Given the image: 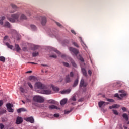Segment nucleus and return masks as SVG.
Here are the masks:
<instances>
[{
    "instance_id": "obj_1",
    "label": "nucleus",
    "mask_w": 129,
    "mask_h": 129,
    "mask_svg": "<svg viewBox=\"0 0 129 129\" xmlns=\"http://www.w3.org/2000/svg\"><path fill=\"white\" fill-rule=\"evenodd\" d=\"M20 16H21V13L20 12L13 14L11 15V17H7V20L11 23L20 22Z\"/></svg>"
},
{
    "instance_id": "obj_2",
    "label": "nucleus",
    "mask_w": 129,
    "mask_h": 129,
    "mask_svg": "<svg viewBox=\"0 0 129 129\" xmlns=\"http://www.w3.org/2000/svg\"><path fill=\"white\" fill-rule=\"evenodd\" d=\"M34 89H35L36 91L39 93L42 90H44V89H46V86L42 84V83L38 82L35 84ZM38 89L41 90V91H39Z\"/></svg>"
},
{
    "instance_id": "obj_3",
    "label": "nucleus",
    "mask_w": 129,
    "mask_h": 129,
    "mask_svg": "<svg viewBox=\"0 0 129 129\" xmlns=\"http://www.w3.org/2000/svg\"><path fill=\"white\" fill-rule=\"evenodd\" d=\"M74 77V73H73V72H71L70 73V74L67 75L66 76V77L64 79L65 82L67 83H69L71 82V81H72V80H73Z\"/></svg>"
},
{
    "instance_id": "obj_4",
    "label": "nucleus",
    "mask_w": 129,
    "mask_h": 129,
    "mask_svg": "<svg viewBox=\"0 0 129 129\" xmlns=\"http://www.w3.org/2000/svg\"><path fill=\"white\" fill-rule=\"evenodd\" d=\"M33 101L37 103H43V102L45 101V100L44 98L41 96L35 95L33 97Z\"/></svg>"
},
{
    "instance_id": "obj_5",
    "label": "nucleus",
    "mask_w": 129,
    "mask_h": 129,
    "mask_svg": "<svg viewBox=\"0 0 129 129\" xmlns=\"http://www.w3.org/2000/svg\"><path fill=\"white\" fill-rule=\"evenodd\" d=\"M51 90H45L43 89L42 91H40V92H38V93H41V94H51Z\"/></svg>"
},
{
    "instance_id": "obj_6",
    "label": "nucleus",
    "mask_w": 129,
    "mask_h": 129,
    "mask_svg": "<svg viewBox=\"0 0 129 129\" xmlns=\"http://www.w3.org/2000/svg\"><path fill=\"white\" fill-rule=\"evenodd\" d=\"M69 50L71 52H72V53H74V54L76 56L79 53V51L76 48H74L73 47H70Z\"/></svg>"
},
{
    "instance_id": "obj_7",
    "label": "nucleus",
    "mask_w": 129,
    "mask_h": 129,
    "mask_svg": "<svg viewBox=\"0 0 129 129\" xmlns=\"http://www.w3.org/2000/svg\"><path fill=\"white\" fill-rule=\"evenodd\" d=\"M41 23L42 26H45V25H46L47 23V18L45 17H41Z\"/></svg>"
},
{
    "instance_id": "obj_8",
    "label": "nucleus",
    "mask_w": 129,
    "mask_h": 129,
    "mask_svg": "<svg viewBox=\"0 0 129 129\" xmlns=\"http://www.w3.org/2000/svg\"><path fill=\"white\" fill-rule=\"evenodd\" d=\"M87 86V84L84 82V80L83 79H81L80 83V88L81 87H86Z\"/></svg>"
},
{
    "instance_id": "obj_9",
    "label": "nucleus",
    "mask_w": 129,
    "mask_h": 129,
    "mask_svg": "<svg viewBox=\"0 0 129 129\" xmlns=\"http://www.w3.org/2000/svg\"><path fill=\"white\" fill-rule=\"evenodd\" d=\"M22 122H23V118L21 117H17L16 122V124H21Z\"/></svg>"
},
{
    "instance_id": "obj_10",
    "label": "nucleus",
    "mask_w": 129,
    "mask_h": 129,
    "mask_svg": "<svg viewBox=\"0 0 129 129\" xmlns=\"http://www.w3.org/2000/svg\"><path fill=\"white\" fill-rule=\"evenodd\" d=\"M19 17L20 22H21V21H23V20H27V16H26V15H25L24 14L21 13V15Z\"/></svg>"
},
{
    "instance_id": "obj_11",
    "label": "nucleus",
    "mask_w": 129,
    "mask_h": 129,
    "mask_svg": "<svg viewBox=\"0 0 129 129\" xmlns=\"http://www.w3.org/2000/svg\"><path fill=\"white\" fill-rule=\"evenodd\" d=\"M26 121L31 122V123H34V118L33 117H29L26 119Z\"/></svg>"
},
{
    "instance_id": "obj_12",
    "label": "nucleus",
    "mask_w": 129,
    "mask_h": 129,
    "mask_svg": "<svg viewBox=\"0 0 129 129\" xmlns=\"http://www.w3.org/2000/svg\"><path fill=\"white\" fill-rule=\"evenodd\" d=\"M3 27L5 28H11V24L9 22L6 21L3 25Z\"/></svg>"
},
{
    "instance_id": "obj_13",
    "label": "nucleus",
    "mask_w": 129,
    "mask_h": 129,
    "mask_svg": "<svg viewBox=\"0 0 129 129\" xmlns=\"http://www.w3.org/2000/svg\"><path fill=\"white\" fill-rule=\"evenodd\" d=\"M119 92L122 93L120 94V96L121 97H124L125 96H126V93H124V90H119Z\"/></svg>"
},
{
    "instance_id": "obj_14",
    "label": "nucleus",
    "mask_w": 129,
    "mask_h": 129,
    "mask_svg": "<svg viewBox=\"0 0 129 129\" xmlns=\"http://www.w3.org/2000/svg\"><path fill=\"white\" fill-rule=\"evenodd\" d=\"M70 91H71V90L67 89L61 91V94H68V93H70Z\"/></svg>"
},
{
    "instance_id": "obj_15",
    "label": "nucleus",
    "mask_w": 129,
    "mask_h": 129,
    "mask_svg": "<svg viewBox=\"0 0 129 129\" xmlns=\"http://www.w3.org/2000/svg\"><path fill=\"white\" fill-rule=\"evenodd\" d=\"M11 6L12 7V9H13L14 10L10 11V13H15V12H16V9H17V6H16L15 4H12Z\"/></svg>"
},
{
    "instance_id": "obj_16",
    "label": "nucleus",
    "mask_w": 129,
    "mask_h": 129,
    "mask_svg": "<svg viewBox=\"0 0 129 129\" xmlns=\"http://www.w3.org/2000/svg\"><path fill=\"white\" fill-rule=\"evenodd\" d=\"M61 105H65L67 103V100L66 99H63L60 102Z\"/></svg>"
},
{
    "instance_id": "obj_17",
    "label": "nucleus",
    "mask_w": 129,
    "mask_h": 129,
    "mask_svg": "<svg viewBox=\"0 0 129 129\" xmlns=\"http://www.w3.org/2000/svg\"><path fill=\"white\" fill-rule=\"evenodd\" d=\"M82 72L84 76H85L86 77H87V72H86V70H85V69L84 68H82Z\"/></svg>"
},
{
    "instance_id": "obj_18",
    "label": "nucleus",
    "mask_w": 129,
    "mask_h": 129,
    "mask_svg": "<svg viewBox=\"0 0 129 129\" xmlns=\"http://www.w3.org/2000/svg\"><path fill=\"white\" fill-rule=\"evenodd\" d=\"M105 103V102H104V101L99 102H98L99 107H100V108H101V107H102L103 105H104V106Z\"/></svg>"
},
{
    "instance_id": "obj_19",
    "label": "nucleus",
    "mask_w": 129,
    "mask_h": 129,
    "mask_svg": "<svg viewBox=\"0 0 129 129\" xmlns=\"http://www.w3.org/2000/svg\"><path fill=\"white\" fill-rule=\"evenodd\" d=\"M122 117H123V118H124V119H125L126 121L128 120V116H127V114L126 113L123 114Z\"/></svg>"
},
{
    "instance_id": "obj_20",
    "label": "nucleus",
    "mask_w": 129,
    "mask_h": 129,
    "mask_svg": "<svg viewBox=\"0 0 129 129\" xmlns=\"http://www.w3.org/2000/svg\"><path fill=\"white\" fill-rule=\"evenodd\" d=\"M49 108L50 109H60V108L57 107V106L54 105L49 106Z\"/></svg>"
},
{
    "instance_id": "obj_21",
    "label": "nucleus",
    "mask_w": 129,
    "mask_h": 129,
    "mask_svg": "<svg viewBox=\"0 0 129 129\" xmlns=\"http://www.w3.org/2000/svg\"><path fill=\"white\" fill-rule=\"evenodd\" d=\"M78 79H77L74 81V84L73 85V87H76V86H77V85L78 84Z\"/></svg>"
},
{
    "instance_id": "obj_22",
    "label": "nucleus",
    "mask_w": 129,
    "mask_h": 129,
    "mask_svg": "<svg viewBox=\"0 0 129 129\" xmlns=\"http://www.w3.org/2000/svg\"><path fill=\"white\" fill-rule=\"evenodd\" d=\"M71 62L72 65L74 67H75V68H77V65L76 64V63H75L74 60H73V59H71Z\"/></svg>"
},
{
    "instance_id": "obj_23",
    "label": "nucleus",
    "mask_w": 129,
    "mask_h": 129,
    "mask_svg": "<svg viewBox=\"0 0 129 129\" xmlns=\"http://www.w3.org/2000/svg\"><path fill=\"white\" fill-rule=\"evenodd\" d=\"M6 19V17L5 16H3L0 20V25H4V20Z\"/></svg>"
},
{
    "instance_id": "obj_24",
    "label": "nucleus",
    "mask_w": 129,
    "mask_h": 129,
    "mask_svg": "<svg viewBox=\"0 0 129 129\" xmlns=\"http://www.w3.org/2000/svg\"><path fill=\"white\" fill-rule=\"evenodd\" d=\"M52 88L53 91L57 92V91H59V90H60V89L59 88H58L57 87H55L54 86H52Z\"/></svg>"
},
{
    "instance_id": "obj_25",
    "label": "nucleus",
    "mask_w": 129,
    "mask_h": 129,
    "mask_svg": "<svg viewBox=\"0 0 129 129\" xmlns=\"http://www.w3.org/2000/svg\"><path fill=\"white\" fill-rule=\"evenodd\" d=\"M15 49L17 52H20L21 50V48H20V46H19L18 44H15Z\"/></svg>"
},
{
    "instance_id": "obj_26",
    "label": "nucleus",
    "mask_w": 129,
    "mask_h": 129,
    "mask_svg": "<svg viewBox=\"0 0 129 129\" xmlns=\"http://www.w3.org/2000/svg\"><path fill=\"white\" fill-rule=\"evenodd\" d=\"M6 106L7 109H8L9 108H11V107H13V104L11 103H7L6 104Z\"/></svg>"
},
{
    "instance_id": "obj_27",
    "label": "nucleus",
    "mask_w": 129,
    "mask_h": 129,
    "mask_svg": "<svg viewBox=\"0 0 129 129\" xmlns=\"http://www.w3.org/2000/svg\"><path fill=\"white\" fill-rule=\"evenodd\" d=\"M29 79L31 81L33 80V81H35V80H36V77L34 76H31L29 77Z\"/></svg>"
},
{
    "instance_id": "obj_28",
    "label": "nucleus",
    "mask_w": 129,
    "mask_h": 129,
    "mask_svg": "<svg viewBox=\"0 0 129 129\" xmlns=\"http://www.w3.org/2000/svg\"><path fill=\"white\" fill-rule=\"evenodd\" d=\"M6 45L11 50H13V45H10L9 43H6Z\"/></svg>"
},
{
    "instance_id": "obj_29",
    "label": "nucleus",
    "mask_w": 129,
    "mask_h": 129,
    "mask_svg": "<svg viewBox=\"0 0 129 129\" xmlns=\"http://www.w3.org/2000/svg\"><path fill=\"white\" fill-rule=\"evenodd\" d=\"M48 102V103H51V104H56V101L54 100H49Z\"/></svg>"
},
{
    "instance_id": "obj_30",
    "label": "nucleus",
    "mask_w": 129,
    "mask_h": 129,
    "mask_svg": "<svg viewBox=\"0 0 129 129\" xmlns=\"http://www.w3.org/2000/svg\"><path fill=\"white\" fill-rule=\"evenodd\" d=\"M39 55V52H35L32 53L33 57H37V56Z\"/></svg>"
},
{
    "instance_id": "obj_31",
    "label": "nucleus",
    "mask_w": 129,
    "mask_h": 129,
    "mask_svg": "<svg viewBox=\"0 0 129 129\" xmlns=\"http://www.w3.org/2000/svg\"><path fill=\"white\" fill-rule=\"evenodd\" d=\"M62 64L63 66H65L66 67H70V66L69 65V63L65 62H63Z\"/></svg>"
},
{
    "instance_id": "obj_32",
    "label": "nucleus",
    "mask_w": 129,
    "mask_h": 129,
    "mask_svg": "<svg viewBox=\"0 0 129 129\" xmlns=\"http://www.w3.org/2000/svg\"><path fill=\"white\" fill-rule=\"evenodd\" d=\"M27 84L31 89H32V90L33 89V85H32V84L30 82H28Z\"/></svg>"
},
{
    "instance_id": "obj_33",
    "label": "nucleus",
    "mask_w": 129,
    "mask_h": 129,
    "mask_svg": "<svg viewBox=\"0 0 129 129\" xmlns=\"http://www.w3.org/2000/svg\"><path fill=\"white\" fill-rule=\"evenodd\" d=\"M0 61L5 62L6 61V58L4 56H0Z\"/></svg>"
},
{
    "instance_id": "obj_34",
    "label": "nucleus",
    "mask_w": 129,
    "mask_h": 129,
    "mask_svg": "<svg viewBox=\"0 0 129 129\" xmlns=\"http://www.w3.org/2000/svg\"><path fill=\"white\" fill-rule=\"evenodd\" d=\"M31 28L32 30H33V31H35L37 29V27H36V26H35L34 25H31Z\"/></svg>"
},
{
    "instance_id": "obj_35",
    "label": "nucleus",
    "mask_w": 129,
    "mask_h": 129,
    "mask_svg": "<svg viewBox=\"0 0 129 129\" xmlns=\"http://www.w3.org/2000/svg\"><path fill=\"white\" fill-rule=\"evenodd\" d=\"M107 101H108L109 102H114V100L112 99H108L106 98Z\"/></svg>"
},
{
    "instance_id": "obj_36",
    "label": "nucleus",
    "mask_w": 129,
    "mask_h": 129,
    "mask_svg": "<svg viewBox=\"0 0 129 129\" xmlns=\"http://www.w3.org/2000/svg\"><path fill=\"white\" fill-rule=\"evenodd\" d=\"M114 97H117L119 99H122V98L120 97H119V95L117 93L114 95Z\"/></svg>"
},
{
    "instance_id": "obj_37",
    "label": "nucleus",
    "mask_w": 129,
    "mask_h": 129,
    "mask_svg": "<svg viewBox=\"0 0 129 129\" xmlns=\"http://www.w3.org/2000/svg\"><path fill=\"white\" fill-rule=\"evenodd\" d=\"M112 111L114 114H115V115H118V112H117V111L115 110H112Z\"/></svg>"
},
{
    "instance_id": "obj_38",
    "label": "nucleus",
    "mask_w": 129,
    "mask_h": 129,
    "mask_svg": "<svg viewBox=\"0 0 129 129\" xmlns=\"http://www.w3.org/2000/svg\"><path fill=\"white\" fill-rule=\"evenodd\" d=\"M73 45H74V46H75V47H76L77 48H79V46L78 45V44H77V43L76 42H73Z\"/></svg>"
},
{
    "instance_id": "obj_39",
    "label": "nucleus",
    "mask_w": 129,
    "mask_h": 129,
    "mask_svg": "<svg viewBox=\"0 0 129 129\" xmlns=\"http://www.w3.org/2000/svg\"><path fill=\"white\" fill-rule=\"evenodd\" d=\"M8 109V111H9V112H14V109H13V108H9Z\"/></svg>"
},
{
    "instance_id": "obj_40",
    "label": "nucleus",
    "mask_w": 129,
    "mask_h": 129,
    "mask_svg": "<svg viewBox=\"0 0 129 129\" xmlns=\"http://www.w3.org/2000/svg\"><path fill=\"white\" fill-rule=\"evenodd\" d=\"M114 106V108H118L120 107V106H119V105L118 104H114L113 105Z\"/></svg>"
},
{
    "instance_id": "obj_41",
    "label": "nucleus",
    "mask_w": 129,
    "mask_h": 129,
    "mask_svg": "<svg viewBox=\"0 0 129 129\" xmlns=\"http://www.w3.org/2000/svg\"><path fill=\"white\" fill-rule=\"evenodd\" d=\"M7 112V111L6 110H3L2 111H0V114H4V113H6Z\"/></svg>"
},
{
    "instance_id": "obj_42",
    "label": "nucleus",
    "mask_w": 129,
    "mask_h": 129,
    "mask_svg": "<svg viewBox=\"0 0 129 129\" xmlns=\"http://www.w3.org/2000/svg\"><path fill=\"white\" fill-rule=\"evenodd\" d=\"M71 100L73 101H76V97H75V96H73L72 97V98H71Z\"/></svg>"
},
{
    "instance_id": "obj_43",
    "label": "nucleus",
    "mask_w": 129,
    "mask_h": 129,
    "mask_svg": "<svg viewBox=\"0 0 129 129\" xmlns=\"http://www.w3.org/2000/svg\"><path fill=\"white\" fill-rule=\"evenodd\" d=\"M55 23L58 27H60V28L62 27V25H61L60 23L56 22Z\"/></svg>"
},
{
    "instance_id": "obj_44",
    "label": "nucleus",
    "mask_w": 129,
    "mask_h": 129,
    "mask_svg": "<svg viewBox=\"0 0 129 129\" xmlns=\"http://www.w3.org/2000/svg\"><path fill=\"white\" fill-rule=\"evenodd\" d=\"M71 111H72V110H71L70 111L64 110V113L66 114H68V113H70V112H71Z\"/></svg>"
},
{
    "instance_id": "obj_45",
    "label": "nucleus",
    "mask_w": 129,
    "mask_h": 129,
    "mask_svg": "<svg viewBox=\"0 0 129 129\" xmlns=\"http://www.w3.org/2000/svg\"><path fill=\"white\" fill-rule=\"evenodd\" d=\"M50 58H57V55H50L49 56Z\"/></svg>"
},
{
    "instance_id": "obj_46",
    "label": "nucleus",
    "mask_w": 129,
    "mask_h": 129,
    "mask_svg": "<svg viewBox=\"0 0 129 129\" xmlns=\"http://www.w3.org/2000/svg\"><path fill=\"white\" fill-rule=\"evenodd\" d=\"M4 127H5V125H4V124H3V123H0V128L3 129Z\"/></svg>"
},
{
    "instance_id": "obj_47",
    "label": "nucleus",
    "mask_w": 129,
    "mask_h": 129,
    "mask_svg": "<svg viewBox=\"0 0 129 129\" xmlns=\"http://www.w3.org/2000/svg\"><path fill=\"white\" fill-rule=\"evenodd\" d=\"M53 116H54V117H59V116H60V114H54Z\"/></svg>"
},
{
    "instance_id": "obj_48",
    "label": "nucleus",
    "mask_w": 129,
    "mask_h": 129,
    "mask_svg": "<svg viewBox=\"0 0 129 129\" xmlns=\"http://www.w3.org/2000/svg\"><path fill=\"white\" fill-rule=\"evenodd\" d=\"M20 90L21 92H24L25 91V90L22 87L20 88Z\"/></svg>"
},
{
    "instance_id": "obj_49",
    "label": "nucleus",
    "mask_w": 129,
    "mask_h": 129,
    "mask_svg": "<svg viewBox=\"0 0 129 129\" xmlns=\"http://www.w3.org/2000/svg\"><path fill=\"white\" fill-rule=\"evenodd\" d=\"M54 52H55V53H57V54H60V51L57 50V49H53Z\"/></svg>"
},
{
    "instance_id": "obj_50",
    "label": "nucleus",
    "mask_w": 129,
    "mask_h": 129,
    "mask_svg": "<svg viewBox=\"0 0 129 129\" xmlns=\"http://www.w3.org/2000/svg\"><path fill=\"white\" fill-rule=\"evenodd\" d=\"M71 33H72V34H74V35H76V32H75V31H74V30H71Z\"/></svg>"
},
{
    "instance_id": "obj_51",
    "label": "nucleus",
    "mask_w": 129,
    "mask_h": 129,
    "mask_svg": "<svg viewBox=\"0 0 129 129\" xmlns=\"http://www.w3.org/2000/svg\"><path fill=\"white\" fill-rule=\"evenodd\" d=\"M80 60L81 61V62H84V59H83V57H80Z\"/></svg>"
},
{
    "instance_id": "obj_52",
    "label": "nucleus",
    "mask_w": 129,
    "mask_h": 129,
    "mask_svg": "<svg viewBox=\"0 0 129 129\" xmlns=\"http://www.w3.org/2000/svg\"><path fill=\"white\" fill-rule=\"evenodd\" d=\"M3 104H4V102L3 101V100H0V107L2 106Z\"/></svg>"
},
{
    "instance_id": "obj_53",
    "label": "nucleus",
    "mask_w": 129,
    "mask_h": 129,
    "mask_svg": "<svg viewBox=\"0 0 129 129\" xmlns=\"http://www.w3.org/2000/svg\"><path fill=\"white\" fill-rule=\"evenodd\" d=\"M88 74H89V75H91V74H92V72H91V70H89L88 71Z\"/></svg>"
},
{
    "instance_id": "obj_54",
    "label": "nucleus",
    "mask_w": 129,
    "mask_h": 129,
    "mask_svg": "<svg viewBox=\"0 0 129 129\" xmlns=\"http://www.w3.org/2000/svg\"><path fill=\"white\" fill-rule=\"evenodd\" d=\"M17 112H18V113H21V112H22V111H21V108L18 109L17 110Z\"/></svg>"
},
{
    "instance_id": "obj_55",
    "label": "nucleus",
    "mask_w": 129,
    "mask_h": 129,
    "mask_svg": "<svg viewBox=\"0 0 129 129\" xmlns=\"http://www.w3.org/2000/svg\"><path fill=\"white\" fill-rule=\"evenodd\" d=\"M21 112L22 111H26V109L24 108H20Z\"/></svg>"
},
{
    "instance_id": "obj_56",
    "label": "nucleus",
    "mask_w": 129,
    "mask_h": 129,
    "mask_svg": "<svg viewBox=\"0 0 129 129\" xmlns=\"http://www.w3.org/2000/svg\"><path fill=\"white\" fill-rule=\"evenodd\" d=\"M122 110H123V111H126V108L124 107L122 108Z\"/></svg>"
},
{
    "instance_id": "obj_57",
    "label": "nucleus",
    "mask_w": 129,
    "mask_h": 129,
    "mask_svg": "<svg viewBox=\"0 0 129 129\" xmlns=\"http://www.w3.org/2000/svg\"><path fill=\"white\" fill-rule=\"evenodd\" d=\"M7 39H8V36H6L4 37V40H5V41H6V40Z\"/></svg>"
},
{
    "instance_id": "obj_58",
    "label": "nucleus",
    "mask_w": 129,
    "mask_h": 129,
    "mask_svg": "<svg viewBox=\"0 0 129 129\" xmlns=\"http://www.w3.org/2000/svg\"><path fill=\"white\" fill-rule=\"evenodd\" d=\"M112 108H114L113 105L112 106L109 107L110 109H112Z\"/></svg>"
},
{
    "instance_id": "obj_59",
    "label": "nucleus",
    "mask_w": 129,
    "mask_h": 129,
    "mask_svg": "<svg viewBox=\"0 0 129 129\" xmlns=\"http://www.w3.org/2000/svg\"><path fill=\"white\" fill-rule=\"evenodd\" d=\"M24 51H27V48L26 47H23L22 49Z\"/></svg>"
},
{
    "instance_id": "obj_60",
    "label": "nucleus",
    "mask_w": 129,
    "mask_h": 129,
    "mask_svg": "<svg viewBox=\"0 0 129 129\" xmlns=\"http://www.w3.org/2000/svg\"><path fill=\"white\" fill-rule=\"evenodd\" d=\"M108 104H109V103H108V102H105L104 106H105V105H108Z\"/></svg>"
},
{
    "instance_id": "obj_61",
    "label": "nucleus",
    "mask_w": 129,
    "mask_h": 129,
    "mask_svg": "<svg viewBox=\"0 0 129 129\" xmlns=\"http://www.w3.org/2000/svg\"><path fill=\"white\" fill-rule=\"evenodd\" d=\"M61 57H62V58H65V57H66V55H65V54H62V55H61Z\"/></svg>"
},
{
    "instance_id": "obj_62",
    "label": "nucleus",
    "mask_w": 129,
    "mask_h": 129,
    "mask_svg": "<svg viewBox=\"0 0 129 129\" xmlns=\"http://www.w3.org/2000/svg\"><path fill=\"white\" fill-rule=\"evenodd\" d=\"M27 102H31V99H27Z\"/></svg>"
},
{
    "instance_id": "obj_63",
    "label": "nucleus",
    "mask_w": 129,
    "mask_h": 129,
    "mask_svg": "<svg viewBox=\"0 0 129 129\" xmlns=\"http://www.w3.org/2000/svg\"><path fill=\"white\" fill-rule=\"evenodd\" d=\"M26 73H32V71H28L26 72Z\"/></svg>"
},
{
    "instance_id": "obj_64",
    "label": "nucleus",
    "mask_w": 129,
    "mask_h": 129,
    "mask_svg": "<svg viewBox=\"0 0 129 129\" xmlns=\"http://www.w3.org/2000/svg\"><path fill=\"white\" fill-rule=\"evenodd\" d=\"M37 49H38V46H35V49L36 50Z\"/></svg>"
}]
</instances>
